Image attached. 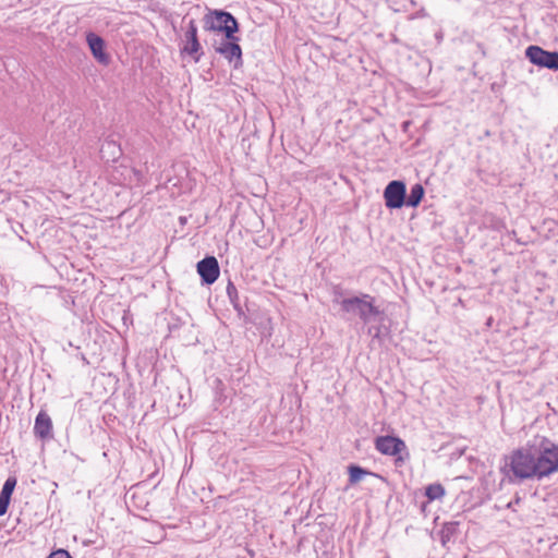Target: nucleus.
Returning <instances> with one entry per match:
<instances>
[{
    "instance_id": "obj_16",
    "label": "nucleus",
    "mask_w": 558,
    "mask_h": 558,
    "mask_svg": "<svg viewBox=\"0 0 558 558\" xmlns=\"http://www.w3.org/2000/svg\"><path fill=\"white\" fill-rule=\"evenodd\" d=\"M107 151L111 154L112 160H114L117 155L120 153V148L117 146L114 142H106L102 144L100 148L102 158L106 157Z\"/></svg>"
},
{
    "instance_id": "obj_9",
    "label": "nucleus",
    "mask_w": 558,
    "mask_h": 558,
    "mask_svg": "<svg viewBox=\"0 0 558 558\" xmlns=\"http://www.w3.org/2000/svg\"><path fill=\"white\" fill-rule=\"evenodd\" d=\"M197 272L206 284L214 283L219 277V265L214 256H208L197 263Z\"/></svg>"
},
{
    "instance_id": "obj_2",
    "label": "nucleus",
    "mask_w": 558,
    "mask_h": 558,
    "mask_svg": "<svg viewBox=\"0 0 558 558\" xmlns=\"http://www.w3.org/2000/svg\"><path fill=\"white\" fill-rule=\"evenodd\" d=\"M505 469L517 480L537 477L532 442L513 450L506 459Z\"/></svg>"
},
{
    "instance_id": "obj_8",
    "label": "nucleus",
    "mask_w": 558,
    "mask_h": 558,
    "mask_svg": "<svg viewBox=\"0 0 558 558\" xmlns=\"http://www.w3.org/2000/svg\"><path fill=\"white\" fill-rule=\"evenodd\" d=\"M184 38L185 45L182 48V52L192 56L194 61L198 62L202 56V46L197 38V26L194 20H190Z\"/></svg>"
},
{
    "instance_id": "obj_19",
    "label": "nucleus",
    "mask_w": 558,
    "mask_h": 558,
    "mask_svg": "<svg viewBox=\"0 0 558 558\" xmlns=\"http://www.w3.org/2000/svg\"><path fill=\"white\" fill-rule=\"evenodd\" d=\"M10 498L0 495V515H3L8 511Z\"/></svg>"
},
{
    "instance_id": "obj_14",
    "label": "nucleus",
    "mask_w": 558,
    "mask_h": 558,
    "mask_svg": "<svg viewBox=\"0 0 558 558\" xmlns=\"http://www.w3.org/2000/svg\"><path fill=\"white\" fill-rule=\"evenodd\" d=\"M426 497L432 501L445 495V488L440 484H430L425 489Z\"/></svg>"
},
{
    "instance_id": "obj_3",
    "label": "nucleus",
    "mask_w": 558,
    "mask_h": 558,
    "mask_svg": "<svg viewBox=\"0 0 558 558\" xmlns=\"http://www.w3.org/2000/svg\"><path fill=\"white\" fill-rule=\"evenodd\" d=\"M343 312L357 316L364 324L371 323L381 314L369 294L343 299L340 302Z\"/></svg>"
},
{
    "instance_id": "obj_7",
    "label": "nucleus",
    "mask_w": 558,
    "mask_h": 558,
    "mask_svg": "<svg viewBox=\"0 0 558 558\" xmlns=\"http://www.w3.org/2000/svg\"><path fill=\"white\" fill-rule=\"evenodd\" d=\"M386 207L390 209L401 208L405 205V184L402 181H391L384 191Z\"/></svg>"
},
{
    "instance_id": "obj_5",
    "label": "nucleus",
    "mask_w": 558,
    "mask_h": 558,
    "mask_svg": "<svg viewBox=\"0 0 558 558\" xmlns=\"http://www.w3.org/2000/svg\"><path fill=\"white\" fill-rule=\"evenodd\" d=\"M239 40V37L233 34L232 39H227L225 36V39L220 43L214 44L215 51L228 60L229 63H232L234 69H239L243 64L242 49L238 44Z\"/></svg>"
},
{
    "instance_id": "obj_15",
    "label": "nucleus",
    "mask_w": 558,
    "mask_h": 558,
    "mask_svg": "<svg viewBox=\"0 0 558 558\" xmlns=\"http://www.w3.org/2000/svg\"><path fill=\"white\" fill-rule=\"evenodd\" d=\"M368 474V472L357 465L349 466V482L350 484L359 483L364 475Z\"/></svg>"
},
{
    "instance_id": "obj_12",
    "label": "nucleus",
    "mask_w": 558,
    "mask_h": 558,
    "mask_svg": "<svg viewBox=\"0 0 558 558\" xmlns=\"http://www.w3.org/2000/svg\"><path fill=\"white\" fill-rule=\"evenodd\" d=\"M52 430V422L50 416L40 411L35 420L34 433L37 437L45 439L50 436Z\"/></svg>"
},
{
    "instance_id": "obj_18",
    "label": "nucleus",
    "mask_w": 558,
    "mask_h": 558,
    "mask_svg": "<svg viewBox=\"0 0 558 558\" xmlns=\"http://www.w3.org/2000/svg\"><path fill=\"white\" fill-rule=\"evenodd\" d=\"M136 494H137V485H134L132 486L126 495H125V502L129 507V509H131V507H136Z\"/></svg>"
},
{
    "instance_id": "obj_17",
    "label": "nucleus",
    "mask_w": 558,
    "mask_h": 558,
    "mask_svg": "<svg viewBox=\"0 0 558 558\" xmlns=\"http://www.w3.org/2000/svg\"><path fill=\"white\" fill-rule=\"evenodd\" d=\"M15 485H16V478L15 477H9L4 482L0 495H2L4 497H8V498H11V495H12V493L14 490Z\"/></svg>"
},
{
    "instance_id": "obj_6",
    "label": "nucleus",
    "mask_w": 558,
    "mask_h": 558,
    "mask_svg": "<svg viewBox=\"0 0 558 558\" xmlns=\"http://www.w3.org/2000/svg\"><path fill=\"white\" fill-rule=\"evenodd\" d=\"M525 56L533 64L558 71V51H546L538 46H530Z\"/></svg>"
},
{
    "instance_id": "obj_22",
    "label": "nucleus",
    "mask_w": 558,
    "mask_h": 558,
    "mask_svg": "<svg viewBox=\"0 0 558 558\" xmlns=\"http://www.w3.org/2000/svg\"><path fill=\"white\" fill-rule=\"evenodd\" d=\"M227 291H228L229 296L232 298V294L236 292V289L232 283H229Z\"/></svg>"
},
{
    "instance_id": "obj_20",
    "label": "nucleus",
    "mask_w": 558,
    "mask_h": 558,
    "mask_svg": "<svg viewBox=\"0 0 558 558\" xmlns=\"http://www.w3.org/2000/svg\"><path fill=\"white\" fill-rule=\"evenodd\" d=\"M47 558H72L65 549L52 551Z\"/></svg>"
},
{
    "instance_id": "obj_24",
    "label": "nucleus",
    "mask_w": 558,
    "mask_h": 558,
    "mask_svg": "<svg viewBox=\"0 0 558 558\" xmlns=\"http://www.w3.org/2000/svg\"><path fill=\"white\" fill-rule=\"evenodd\" d=\"M463 558H466V556H463Z\"/></svg>"
},
{
    "instance_id": "obj_13",
    "label": "nucleus",
    "mask_w": 558,
    "mask_h": 558,
    "mask_svg": "<svg viewBox=\"0 0 558 558\" xmlns=\"http://www.w3.org/2000/svg\"><path fill=\"white\" fill-rule=\"evenodd\" d=\"M424 187L421 184H414L411 187L410 194L405 199V205L410 207H417L424 196Z\"/></svg>"
},
{
    "instance_id": "obj_21",
    "label": "nucleus",
    "mask_w": 558,
    "mask_h": 558,
    "mask_svg": "<svg viewBox=\"0 0 558 558\" xmlns=\"http://www.w3.org/2000/svg\"><path fill=\"white\" fill-rule=\"evenodd\" d=\"M158 531H159V536H157V537H151V538H146V541H147L148 543H157V542H158V539L162 538V532H161V530H160L159 527H158Z\"/></svg>"
},
{
    "instance_id": "obj_1",
    "label": "nucleus",
    "mask_w": 558,
    "mask_h": 558,
    "mask_svg": "<svg viewBox=\"0 0 558 558\" xmlns=\"http://www.w3.org/2000/svg\"><path fill=\"white\" fill-rule=\"evenodd\" d=\"M537 478L558 471V445L545 437H535L532 441Z\"/></svg>"
},
{
    "instance_id": "obj_11",
    "label": "nucleus",
    "mask_w": 558,
    "mask_h": 558,
    "mask_svg": "<svg viewBox=\"0 0 558 558\" xmlns=\"http://www.w3.org/2000/svg\"><path fill=\"white\" fill-rule=\"evenodd\" d=\"M86 40L90 48L93 57L97 60V62L102 65H108L111 59L110 56L106 52L105 40L94 33L87 34Z\"/></svg>"
},
{
    "instance_id": "obj_23",
    "label": "nucleus",
    "mask_w": 558,
    "mask_h": 558,
    "mask_svg": "<svg viewBox=\"0 0 558 558\" xmlns=\"http://www.w3.org/2000/svg\"><path fill=\"white\" fill-rule=\"evenodd\" d=\"M150 527H151V529H154V527H155V524H154L153 522H148V521H146V526H145V529H150Z\"/></svg>"
},
{
    "instance_id": "obj_10",
    "label": "nucleus",
    "mask_w": 558,
    "mask_h": 558,
    "mask_svg": "<svg viewBox=\"0 0 558 558\" xmlns=\"http://www.w3.org/2000/svg\"><path fill=\"white\" fill-rule=\"evenodd\" d=\"M375 448L383 454L397 456L405 449V444L398 437L379 436L375 440Z\"/></svg>"
},
{
    "instance_id": "obj_4",
    "label": "nucleus",
    "mask_w": 558,
    "mask_h": 558,
    "mask_svg": "<svg viewBox=\"0 0 558 558\" xmlns=\"http://www.w3.org/2000/svg\"><path fill=\"white\" fill-rule=\"evenodd\" d=\"M204 28L225 33L227 39H232L233 34L239 31L235 17L225 11H213L204 16Z\"/></svg>"
}]
</instances>
